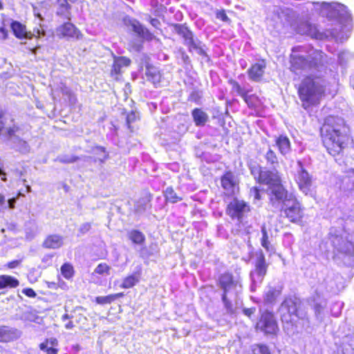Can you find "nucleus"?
<instances>
[{
  "label": "nucleus",
  "mask_w": 354,
  "mask_h": 354,
  "mask_svg": "<svg viewBox=\"0 0 354 354\" xmlns=\"http://www.w3.org/2000/svg\"><path fill=\"white\" fill-rule=\"evenodd\" d=\"M348 129L342 118L328 115L324 119L320 127V138L324 147L330 156H343L349 141Z\"/></svg>",
  "instance_id": "f257e3e1"
},
{
  "label": "nucleus",
  "mask_w": 354,
  "mask_h": 354,
  "mask_svg": "<svg viewBox=\"0 0 354 354\" xmlns=\"http://www.w3.org/2000/svg\"><path fill=\"white\" fill-rule=\"evenodd\" d=\"M249 169L257 183L268 186V203L271 207L277 208L290 202L293 196L283 185L279 172L266 169L259 164L250 165Z\"/></svg>",
  "instance_id": "f03ea898"
},
{
  "label": "nucleus",
  "mask_w": 354,
  "mask_h": 354,
  "mask_svg": "<svg viewBox=\"0 0 354 354\" xmlns=\"http://www.w3.org/2000/svg\"><path fill=\"white\" fill-rule=\"evenodd\" d=\"M296 88L301 106L306 110L319 105L326 95L325 80L322 75H305Z\"/></svg>",
  "instance_id": "7ed1b4c3"
},
{
  "label": "nucleus",
  "mask_w": 354,
  "mask_h": 354,
  "mask_svg": "<svg viewBox=\"0 0 354 354\" xmlns=\"http://www.w3.org/2000/svg\"><path fill=\"white\" fill-rule=\"evenodd\" d=\"M280 318L282 324L288 327H296L299 321L302 326H308L310 317L306 310L302 309L300 299L295 297H286L280 305Z\"/></svg>",
  "instance_id": "20e7f679"
},
{
  "label": "nucleus",
  "mask_w": 354,
  "mask_h": 354,
  "mask_svg": "<svg viewBox=\"0 0 354 354\" xmlns=\"http://www.w3.org/2000/svg\"><path fill=\"white\" fill-rule=\"evenodd\" d=\"M302 48H292L289 57V70L296 75L305 71L317 70L324 65V54L320 50H315L313 53L306 57L301 53Z\"/></svg>",
  "instance_id": "39448f33"
},
{
  "label": "nucleus",
  "mask_w": 354,
  "mask_h": 354,
  "mask_svg": "<svg viewBox=\"0 0 354 354\" xmlns=\"http://www.w3.org/2000/svg\"><path fill=\"white\" fill-rule=\"evenodd\" d=\"M304 210L302 204L295 196L290 197V202H286L280 208L281 216L295 224H301L303 222Z\"/></svg>",
  "instance_id": "423d86ee"
},
{
  "label": "nucleus",
  "mask_w": 354,
  "mask_h": 354,
  "mask_svg": "<svg viewBox=\"0 0 354 354\" xmlns=\"http://www.w3.org/2000/svg\"><path fill=\"white\" fill-rule=\"evenodd\" d=\"M251 211L252 207L249 203L237 197H234L225 207V214L232 220L237 221L239 224L243 223L245 218Z\"/></svg>",
  "instance_id": "0eeeda50"
},
{
  "label": "nucleus",
  "mask_w": 354,
  "mask_h": 354,
  "mask_svg": "<svg viewBox=\"0 0 354 354\" xmlns=\"http://www.w3.org/2000/svg\"><path fill=\"white\" fill-rule=\"evenodd\" d=\"M255 328L266 335H277L279 327L274 313L269 310L261 311L255 324Z\"/></svg>",
  "instance_id": "6e6552de"
},
{
  "label": "nucleus",
  "mask_w": 354,
  "mask_h": 354,
  "mask_svg": "<svg viewBox=\"0 0 354 354\" xmlns=\"http://www.w3.org/2000/svg\"><path fill=\"white\" fill-rule=\"evenodd\" d=\"M315 4L318 6L319 14L329 19H339L350 15L347 7L338 2H322Z\"/></svg>",
  "instance_id": "1a4fd4ad"
},
{
  "label": "nucleus",
  "mask_w": 354,
  "mask_h": 354,
  "mask_svg": "<svg viewBox=\"0 0 354 354\" xmlns=\"http://www.w3.org/2000/svg\"><path fill=\"white\" fill-rule=\"evenodd\" d=\"M297 163L299 167V170L295 176V181L302 193L305 195H312L313 186V176L304 168L301 160H298Z\"/></svg>",
  "instance_id": "9d476101"
},
{
  "label": "nucleus",
  "mask_w": 354,
  "mask_h": 354,
  "mask_svg": "<svg viewBox=\"0 0 354 354\" xmlns=\"http://www.w3.org/2000/svg\"><path fill=\"white\" fill-rule=\"evenodd\" d=\"M61 319L62 322H66L64 328L66 330H73L76 327L84 330L88 328V319L82 313H74L71 315L65 313Z\"/></svg>",
  "instance_id": "9b49d317"
},
{
  "label": "nucleus",
  "mask_w": 354,
  "mask_h": 354,
  "mask_svg": "<svg viewBox=\"0 0 354 354\" xmlns=\"http://www.w3.org/2000/svg\"><path fill=\"white\" fill-rule=\"evenodd\" d=\"M216 285L222 290V293H228L230 290L236 288L237 286H241L239 279L236 278L230 271H225L218 275Z\"/></svg>",
  "instance_id": "f8f14e48"
},
{
  "label": "nucleus",
  "mask_w": 354,
  "mask_h": 354,
  "mask_svg": "<svg viewBox=\"0 0 354 354\" xmlns=\"http://www.w3.org/2000/svg\"><path fill=\"white\" fill-rule=\"evenodd\" d=\"M254 266V270L250 272V277L253 280L257 277L261 282L267 274L268 268V263H266L265 255L261 250L256 253Z\"/></svg>",
  "instance_id": "ddd939ff"
},
{
  "label": "nucleus",
  "mask_w": 354,
  "mask_h": 354,
  "mask_svg": "<svg viewBox=\"0 0 354 354\" xmlns=\"http://www.w3.org/2000/svg\"><path fill=\"white\" fill-rule=\"evenodd\" d=\"M56 30L59 38L80 39L83 37L81 31L73 24L68 21L61 24Z\"/></svg>",
  "instance_id": "4468645a"
},
{
  "label": "nucleus",
  "mask_w": 354,
  "mask_h": 354,
  "mask_svg": "<svg viewBox=\"0 0 354 354\" xmlns=\"http://www.w3.org/2000/svg\"><path fill=\"white\" fill-rule=\"evenodd\" d=\"M266 67L267 62L265 59H261L258 62L252 64L247 71L250 80L256 82H261Z\"/></svg>",
  "instance_id": "2eb2a0df"
},
{
  "label": "nucleus",
  "mask_w": 354,
  "mask_h": 354,
  "mask_svg": "<svg viewBox=\"0 0 354 354\" xmlns=\"http://www.w3.org/2000/svg\"><path fill=\"white\" fill-rule=\"evenodd\" d=\"M131 60L125 56H115L112 64L110 75L115 80H120V75L122 73V67H128L131 65Z\"/></svg>",
  "instance_id": "dca6fc26"
},
{
  "label": "nucleus",
  "mask_w": 354,
  "mask_h": 354,
  "mask_svg": "<svg viewBox=\"0 0 354 354\" xmlns=\"http://www.w3.org/2000/svg\"><path fill=\"white\" fill-rule=\"evenodd\" d=\"M129 24L133 31L143 40L151 41L156 39L155 35L138 20H131L129 21Z\"/></svg>",
  "instance_id": "f3484780"
},
{
  "label": "nucleus",
  "mask_w": 354,
  "mask_h": 354,
  "mask_svg": "<svg viewBox=\"0 0 354 354\" xmlns=\"http://www.w3.org/2000/svg\"><path fill=\"white\" fill-rule=\"evenodd\" d=\"M77 0H57L56 1V15L62 18V19L71 20V6L69 3H74Z\"/></svg>",
  "instance_id": "a211bd4d"
},
{
  "label": "nucleus",
  "mask_w": 354,
  "mask_h": 354,
  "mask_svg": "<svg viewBox=\"0 0 354 354\" xmlns=\"http://www.w3.org/2000/svg\"><path fill=\"white\" fill-rule=\"evenodd\" d=\"M221 185L223 189L232 192L235 188H239V181L232 171L227 170L223 173L221 176Z\"/></svg>",
  "instance_id": "6ab92c4d"
},
{
  "label": "nucleus",
  "mask_w": 354,
  "mask_h": 354,
  "mask_svg": "<svg viewBox=\"0 0 354 354\" xmlns=\"http://www.w3.org/2000/svg\"><path fill=\"white\" fill-rule=\"evenodd\" d=\"M10 28L15 37L19 39H31L32 38V33L28 32L26 26L18 21H12Z\"/></svg>",
  "instance_id": "aec40b11"
},
{
  "label": "nucleus",
  "mask_w": 354,
  "mask_h": 354,
  "mask_svg": "<svg viewBox=\"0 0 354 354\" xmlns=\"http://www.w3.org/2000/svg\"><path fill=\"white\" fill-rule=\"evenodd\" d=\"M142 269L140 268L134 272L129 274L122 279L120 287L123 289H130L136 286L141 279Z\"/></svg>",
  "instance_id": "412c9836"
},
{
  "label": "nucleus",
  "mask_w": 354,
  "mask_h": 354,
  "mask_svg": "<svg viewBox=\"0 0 354 354\" xmlns=\"http://www.w3.org/2000/svg\"><path fill=\"white\" fill-rule=\"evenodd\" d=\"M63 245V237L59 234H49L42 243V247L46 249H58Z\"/></svg>",
  "instance_id": "4be33fe9"
},
{
  "label": "nucleus",
  "mask_w": 354,
  "mask_h": 354,
  "mask_svg": "<svg viewBox=\"0 0 354 354\" xmlns=\"http://www.w3.org/2000/svg\"><path fill=\"white\" fill-rule=\"evenodd\" d=\"M58 341L56 338H46L41 343L39 344L41 351L46 354H57L59 352Z\"/></svg>",
  "instance_id": "5701e85b"
},
{
  "label": "nucleus",
  "mask_w": 354,
  "mask_h": 354,
  "mask_svg": "<svg viewBox=\"0 0 354 354\" xmlns=\"http://www.w3.org/2000/svg\"><path fill=\"white\" fill-rule=\"evenodd\" d=\"M281 287L270 288L263 295V302L266 305H273L281 295Z\"/></svg>",
  "instance_id": "b1692460"
},
{
  "label": "nucleus",
  "mask_w": 354,
  "mask_h": 354,
  "mask_svg": "<svg viewBox=\"0 0 354 354\" xmlns=\"http://www.w3.org/2000/svg\"><path fill=\"white\" fill-rule=\"evenodd\" d=\"M192 117L196 127H204L209 121L208 114L201 108H194L192 110Z\"/></svg>",
  "instance_id": "393cba45"
},
{
  "label": "nucleus",
  "mask_w": 354,
  "mask_h": 354,
  "mask_svg": "<svg viewBox=\"0 0 354 354\" xmlns=\"http://www.w3.org/2000/svg\"><path fill=\"white\" fill-rule=\"evenodd\" d=\"M146 77L147 81L151 82L155 86L159 85L162 80L160 71L152 65L147 66Z\"/></svg>",
  "instance_id": "a878e982"
},
{
  "label": "nucleus",
  "mask_w": 354,
  "mask_h": 354,
  "mask_svg": "<svg viewBox=\"0 0 354 354\" xmlns=\"http://www.w3.org/2000/svg\"><path fill=\"white\" fill-rule=\"evenodd\" d=\"M92 153L93 154V161L94 162L102 164L109 158V153L106 151V148L102 146L97 145L93 147L92 148Z\"/></svg>",
  "instance_id": "bb28decb"
},
{
  "label": "nucleus",
  "mask_w": 354,
  "mask_h": 354,
  "mask_svg": "<svg viewBox=\"0 0 354 354\" xmlns=\"http://www.w3.org/2000/svg\"><path fill=\"white\" fill-rule=\"evenodd\" d=\"M152 198L153 194L149 190L146 191L144 195L136 202V210L137 212H143L147 207H151Z\"/></svg>",
  "instance_id": "cd10ccee"
},
{
  "label": "nucleus",
  "mask_w": 354,
  "mask_h": 354,
  "mask_svg": "<svg viewBox=\"0 0 354 354\" xmlns=\"http://www.w3.org/2000/svg\"><path fill=\"white\" fill-rule=\"evenodd\" d=\"M275 145L282 155H286L290 151V141L285 135L279 136L275 140Z\"/></svg>",
  "instance_id": "c85d7f7f"
},
{
  "label": "nucleus",
  "mask_w": 354,
  "mask_h": 354,
  "mask_svg": "<svg viewBox=\"0 0 354 354\" xmlns=\"http://www.w3.org/2000/svg\"><path fill=\"white\" fill-rule=\"evenodd\" d=\"M19 286V281L10 275H0V290L4 288H15Z\"/></svg>",
  "instance_id": "c756f323"
},
{
  "label": "nucleus",
  "mask_w": 354,
  "mask_h": 354,
  "mask_svg": "<svg viewBox=\"0 0 354 354\" xmlns=\"http://www.w3.org/2000/svg\"><path fill=\"white\" fill-rule=\"evenodd\" d=\"M127 237L133 245H142L145 244L146 241L145 234L140 230L136 229L129 231Z\"/></svg>",
  "instance_id": "7c9ffc66"
},
{
  "label": "nucleus",
  "mask_w": 354,
  "mask_h": 354,
  "mask_svg": "<svg viewBox=\"0 0 354 354\" xmlns=\"http://www.w3.org/2000/svg\"><path fill=\"white\" fill-rule=\"evenodd\" d=\"M124 293L122 292L114 294H110L106 296H97L95 298V301L99 305H106L113 303L117 299L123 297Z\"/></svg>",
  "instance_id": "2f4dec72"
},
{
  "label": "nucleus",
  "mask_w": 354,
  "mask_h": 354,
  "mask_svg": "<svg viewBox=\"0 0 354 354\" xmlns=\"http://www.w3.org/2000/svg\"><path fill=\"white\" fill-rule=\"evenodd\" d=\"M174 28L176 33L183 38L184 44H185L187 41L194 36V33L185 24H176L174 25Z\"/></svg>",
  "instance_id": "473e14b6"
},
{
  "label": "nucleus",
  "mask_w": 354,
  "mask_h": 354,
  "mask_svg": "<svg viewBox=\"0 0 354 354\" xmlns=\"http://www.w3.org/2000/svg\"><path fill=\"white\" fill-rule=\"evenodd\" d=\"M249 91L242 97L244 102L251 109H256L261 104V99L256 94H248Z\"/></svg>",
  "instance_id": "72a5a7b5"
},
{
  "label": "nucleus",
  "mask_w": 354,
  "mask_h": 354,
  "mask_svg": "<svg viewBox=\"0 0 354 354\" xmlns=\"http://www.w3.org/2000/svg\"><path fill=\"white\" fill-rule=\"evenodd\" d=\"M338 252L347 256L354 257V243L348 240H342Z\"/></svg>",
  "instance_id": "f704fd0d"
},
{
  "label": "nucleus",
  "mask_w": 354,
  "mask_h": 354,
  "mask_svg": "<svg viewBox=\"0 0 354 354\" xmlns=\"http://www.w3.org/2000/svg\"><path fill=\"white\" fill-rule=\"evenodd\" d=\"M165 201L166 203H176L183 200V198L178 196L172 187H168L163 192Z\"/></svg>",
  "instance_id": "c9c22d12"
},
{
  "label": "nucleus",
  "mask_w": 354,
  "mask_h": 354,
  "mask_svg": "<svg viewBox=\"0 0 354 354\" xmlns=\"http://www.w3.org/2000/svg\"><path fill=\"white\" fill-rule=\"evenodd\" d=\"M184 44L187 46L188 50L190 53L193 52V50H196L199 55L202 56L206 55L205 50H203L202 47L200 46L199 42H198L197 39H194V36H193L191 39L187 41L186 43Z\"/></svg>",
  "instance_id": "e433bc0d"
},
{
  "label": "nucleus",
  "mask_w": 354,
  "mask_h": 354,
  "mask_svg": "<svg viewBox=\"0 0 354 354\" xmlns=\"http://www.w3.org/2000/svg\"><path fill=\"white\" fill-rule=\"evenodd\" d=\"M15 339V333L7 326H0V342H9Z\"/></svg>",
  "instance_id": "4c0bfd02"
},
{
  "label": "nucleus",
  "mask_w": 354,
  "mask_h": 354,
  "mask_svg": "<svg viewBox=\"0 0 354 354\" xmlns=\"http://www.w3.org/2000/svg\"><path fill=\"white\" fill-rule=\"evenodd\" d=\"M264 158L267 164L270 167L275 168L279 166V158L274 150L269 149L264 155Z\"/></svg>",
  "instance_id": "58836bf2"
},
{
  "label": "nucleus",
  "mask_w": 354,
  "mask_h": 354,
  "mask_svg": "<svg viewBox=\"0 0 354 354\" xmlns=\"http://www.w3.org/2000/svg\"><path fill=\"white\" fill-rule=\"evenodd\" d=\"M140 120V116L135 111H131L126 113V125L130 132L134 131L133 124Z\"/></svg>",
  "instance_id": "ea45409f"
},
{
  "label": "nucleus",
  "mask_w": 354,
  "mask_h": 354,
  "mask_svg": "<svg viewBox=\"0 0 354 354\" xmlns=\"http://www.w3.org/2000/svg\"><path fill=\"white\" fill-rule=\"evenodd\" d=\"M62 275L66 279H71L75 275V270L72 264L69 263H64L60 268Z\"/></svg>",
  "instance_id": "a19ab883"
},
{
  "label": "nucleus",
  "mask_w": 354,
  "mask_h": 354,
  "mask_svg": "<svg viewBox=\"0 0 354 354\" xmlns=\"http://www.w3.org/2000/svg\"><path fill=\"white\" fill-rule=\"evenodd\" d=\"M227 83L231 85L232 90L241 97L248 91L243 88L241 84L234 79L230 78L227 80Z\"/></svg>",
  "instance_id": "79ce46f5"
},
{
  "label": "nucleus",
  "mask_w": 354,
  "mask_h": 354,
  "mask_svg": "<svg viewBox=\"0 0 354 354\" xmlns=\"http://www.w3.org/2000/svg\"><path fill=\"white\" fill-rule=\"evenodd\" d=\"M261 233H262V237L261 239V246L263 248H264L267 251L272 250L273 249V248L269 241L268 232L265 227H262Z\"/></svg>",
  "instance_id": "37998d69"
},
{
  "label": "nucleus",
  "mask_w": 354,
  "mask_h": 354,
  "mask_svg": "<svg viewBox=\"0 0 354 354\" xmlns=\"http://www.w3.org/2000/svg\"><path fill=\"white\" fill-rule=\"evenodd\" d=\"M111 267L106 263H100L95 268L94 272L98 274H110Z\"/></svg>",
  "instance_id": "c03bdc74"
},
{
  "label": "nucleus",
  "mask_w": 354,
  "mask_h": 354,
  "mask_svg": "<svg viewBox=\"0 0 354 354\" xmlns=\"http://www.w3.org/2000/svg\"><path fill=\"white\" fill-rule=\"evenodd\" d=\"M253 354H271L268 346L264 344H257L252 350Z\"/></svg>",
  "instance_id": "a18cd8bd"
},
{
  "label": "nucleus",
  "mask_w": 354,
  "mask_h": 354,
  "mask_svg": "<svg viewBox=\"0 0 354 354\" xmlns=\"http://www.w3.org/2000/svg\"><path fill=\"white\" fill-rule=\"evenodd\" d=\"M250 195L252 196L254 201H260L262 198L261 189L257 186L252 187L250 189Z\"/></svg>",
  "instance_id": "49530a36"
},
{
  "label": "nucleus",
  "mask_w": 354,
  "mask_h": 354,
  "mask_svg": "<svg viewBox=\"0 0 354 354\" xmlns=\"http://www.w3.org/2000/svg\"><path fill=\"white\" fill-rule=\"evenodd\" d=\"M228 293H222L221 295V300L224 304L225 308L230 312L233 311L232 302L227 297Z\"/></svg>",
  "instance_id": "de8ad7c7"
},
{
  "label": "nucleus",
  "mask_w": 354,
  "mask_h": 354,
  "mask_svg": "<svg viewBox=\"0 0 354 354\" xmlns=\"http://www.w3.org/2000/svg\"><path fill=\"white\" fill-rule=\"evenodd\" d=\"M216 17L223 22H230V19L227 17L226 12L224 9L218 10L216 12Z\"/></svg>",
  "instance_id": "09e8293b"
},
{
  "label": "nucleus",
  "mask_w": 354,
  "mask_h": 354,
  "mask_svg": "<svg viewBox=\"0 0 354 354\" xmlns=\"http://www.w3.org/2000/svg\"><path fill=\"white\" fill-rule=\"evenodd\" d=\"M19 131V127L17 125H12L11 127H9L6 130V136L7 138H12L15 136V133Z\"/></svg>",
  "instance_id": "8fccbe9b"
},
{
  "label": "nucleus",
  "mask_w": 354,
  "mask_h": 354,
  "mask_svg": "<svg viewBox=\"0 0 354 354\" xmlns=\"http://www.w3.org/2000/svg\"><path fill=\"white\" fill-rule=\"evenodd\" d=\"M344 178H346L348 182L351 185V189L354 190V169L348 170Z\"/></svg>",
  "instance_id": "3c124183"
},
{
  "label": "nucleus",
  "mask_w": 354,
  "mask_h": 354,
  "mask_svg": "<svg viewBox=\"0 0 354 354\" xmlns=\"http://www.w3.org/2000/svg\"><path fill=\"white\" fill-rule=\"evenodd\" d=\"M201 98V96L200 95L198 91H194L190 93L188 97V100L198 104Z\"/></svg>",
  "instance_id": "603ef678"
},
{
  "label": "nucleus",
  "mask_w": 354,
  "mask_h": 354,
  "mask_svg": "<svg viewBox=\"0 0 354 354\" xmlns=\"http://www.w3.org/2000/svg\"><path fill=\"white\" fill-rule=\"evenodd\" d=\"M22 293L29 298H35L37 296L35 291L31 288H24Z\"/></svg>",
  "instance_id": "864d4df0"
},
{
  "label": "nucleus",
  "mask_w": 354,
  "mask_h": 354,
  "mask_svg": "<svg viewBox=\"0 0 354 354\" xmlns=\"http://www.w3.org/2000/svg\"><path fill=\"white\" fill-rule=\"evenodd\" d=\"M256 312V308H245L243 309V314L248 317L250 318Z\"/></svg>",
  "instance_id": "5fc2aeb1"
},
{
  "label": "nucleus",
  "mask_w": 354,
  "mask_h": 354,
  "mask_svg": "<svg viewBox=\"0 0 354 354\" xmlns=\"http://www.w3.org/2000/svg\"><path fill=\"white\" fill-rule=\"evenodd\" d=\"M6 122L4 120V113L0 111V136L3 135V131L5 129Z\"/></svg>",
  "instance_id": "6e6d98bb"
},
{
  "label": "nucleus",
  "mask_w": 354,
  "mask_h": 354,
  "mask_svg": "<svg viewBox=\"0 0 354 354\" xmlns=\"http://www.w3.org/2000/svg\"><path fill=\"white\" fill-rule=\"evenodd\" d=\"M91 224L88 223H86L81 225L79 231L82 234H86L91 230Z\"/></svg>",
  "instance_id": "4d7b16f0"
},
{
  "label": "nucleus",
  "mask_w": 354,
  "mask_h": 354,
  "mask_svg": "<svg viewBox=\"0 0 354 354\" xmlns=\"http://www.w3.org/2000/svg\"><path fill=\"white\" fill-rule=\"evenodd\" d=\"M21 263V260H13L7 263V267L10 269H13L18 267Z\"/></svg>",
  "instance_id": "13d9d810"
},
{
  "label": "nucleus",
  "mask_w": 354,
  "mask_h": 354,
  "mask_svg": "<svg viewBox=\"0 0 354 354\" xmlns=\"http://www.w3.org/2000/svg\"><path fill=\"white\" fill-rule=\"evenodd\" d=\"M79 159H80L79 157L74 156L71 158L62 159V160H60V162L62 163H65V164L73 163V162L77 161Z\"/></svg>",
  "instance_id": "bf43d9fd"
},
{
  "label": "nucleus",
  "mask_w": 354,
  "mask_h": 354,
  "mask_svg": "<svg viewBox=\"0 0 354 354\" xmlns=\"http://www.w3.org/2000/svg\"><path fill=\"white\" fill-rule=\"evenodd\" d=\"M313 309L316 316H319L321 314L322 310V306L320 304L316 303L313 305Z\"/></svg>",
  "instance_id": "052dcab7"
},
{
  "label": "nucleus",
  "mask_w": 354,
  "mask_h": 354,
  "mask_svg": "<svg viewBox=\"0 0 354 354\" xmlns=\"http://www.w3.org/2000/svg\"><path fill=\"white\" fill-rule=\"evenodd\" d=\"M149 21L150 24L155 28H158L160 25V21L156 18L150 17Z\"/></svg>",
  "instance_id": "680f3d73"
},
{
  "label": "nucleus",
  "mask_w": 354,
  "mask_h": 354,
  "mask_svg": "<svg viewBox=\"0 0 354 354\" xmlns=\"http://www.w3.org/2000/svg\"><path fill=\"white\" fill-rule=\"evenodd\" d=\"M0 34H1V38L2 39H6L8 38V30L5 28H3V27L0 28Z\"/></svg>",
  "instance_id": "e2e57ef3"
},
{
  "label": "nucleus",
  "mask_w": 354,
  "mask_h": 354,
  "mask_svg": "<svg viewBox=\"0 0 354 354\" xmlns=\"http://www.w3.org/2000/svg\"><path fill=\"white\" fill-rule=\"evenodd\" d=\"M16 201H17V198H15V197H13L12 198H10L8 201V207L10 209H14L15 208Z\"/></svg>",
  "instance_id": "0e129e2a"
},
{
  "label": "nucleus",
  "mask_w": 354,
  "mask_h": 354,
  "mask_svg": "<svg viewBox=\"0 0 354 354\" xmlns=\"http://www.w3.org/2000/svg\"><path fill=\"white\" fill-rule=\"evenodd\" d=\"M6 203V198L3 194L0 193V207L3 206Z\"/></svg>",
  "instance_id": "69168bd1"
},
{
  "label": "nucleus",
  "mask_w": 354,
  "mask_h": 354,
  "mask_svg": "<svg viewBox=\"0 0 354 354\" xmlns=\"http://www.w3.org/2000/svg\"><path fill=\"white\" fill-rule=\"evenodd\" d=\"M64 93L66 95H72V92L70 91V90H67L64 92Z\"/></svg>",
  "instance_id": "338daca9"
},
{
  "label": "nucleus",
  "mask_w": 354,
  "mask_h": 354,
  "mask_svg": "<svg viewBox=\"0 0 354 354\" xmlns=\"http://www.w3.org/2000/svg\"><path fill=\"white\" fill-rule=\"evenodd\" d=\"M22 196V194H21L20 192H19L17 194V196H16V197H15V198H18L19 196Z\"/></svg>",
  "instance_id": "774afa93"
}]
</instances>
